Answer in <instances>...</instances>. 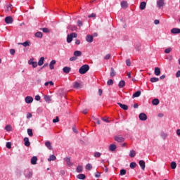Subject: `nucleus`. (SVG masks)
<instances>
[{
  "label": "nucleus",
  "instance_id": "f257e3e1",
  "mask_svg": "<svg viewBox=\"0 0 180 180\" xmlns=\"http://www.w3.org/2000/svg\"><path fill=\"white\" fill-rule=\"evenodd\" d=\"M89 71V65H84L79 69V74L84 75L86 74Z\"/></svg>",
  "mask_w": 180,
  "mask_h": 180
},
{
  "label": "nucleus",
  "instance_id": "f03ea898",
  "mask_svg": "<svg viewBox=\"0 0 180 180\" xmlns=\"http://www.w3.org/2000/svg\"><path fill=\"white\" fill-rule=\"evenodd\" d=\"M77 36H78V34L75 32L68 34L67 39H66L67 43H71V41H72L73 37L76 39Z\"/></svg>",
  "mask_w": 180,
  "mask_h": 180
},
{
  "label": "nucleus",
  "instance_id": "7ed1b4c3",
  "mask_svg": "<svg viewBox=\"0 0 180 180\" xmlns=\"http://www.w3.org/2000/svg\"><path fill=\"white\" fill-rule=\"evenodd\" d=\"M114 140L115 141H117V143H123V141H124V139L123 138V136L119 135V136H115L114 137Z\"/></svg>",
  "mask_w": 180,
  "mask_h": 180
},
{
  "label": "nucleus",
  "instance_id": "20e7f679",
  "mask_svg": "<svg viewBox=\"0 0 180 180\" xmlns=\"http://www.w3.org/2000/svg\"><path fill=\"white\" fill-rule=\"evenodd\" d=\"M5 22L7 25H11V23H13V18L12 16H7L5 18Z\"/></svg>",
  "mask_w": 180,
  "mask_h": 180
},
{
  "label": "nucleus",
  "instance_id": "39448f33",
  "mask_svg": "<svg viewBox=\"0 0 180 180\" xmlns=\"http://www.w3.org/2000/svg\"><path fill=\"white\" fill-rule=\"evenodd\" d=\"M139 118L140 119V120H142L143 122H144L147 120V115H146V113L144 112H142L139 114Z\"/></svg>",
  "mask_w": 180,
  "mask_h": 180
},
{
  "label": "nucleus",
  "instance_id": "423d86ee",
  "mask_svg": "<svg viewBox=\"0 0 180 180\" xmlns=\"http://www.w3.org/2000/svg\"><path fill=\"white\" fill-rule=\"evenodd\" d=\"M157 5L158 7L161 9V8H162L164 6V5H165V2L164 1V0H158L157 1Z\"/></svg>",
  "mask_w": 180,
  "mask_h": 180
},
{
  "label": "nucleus",
  "instance_id": "0eeeda50",
  "mask_svg": "<svg viewBox=\"0 0 180 180\" xmlns=\"http://www.w3.org/2000/svg\"><path fill=\"white\" fill-rule=\"evenodd\" d=\"M117 105H119L120 108L123 109V110H127L129 109V106H127V105L122 104V103H117Z\"/></svg>",
  "mask_w": 180,
  "mask_h": 180
},
{
  "label": "nucleus",
  "instance_id": "6e6552de",
  "mask_svg": "<svg viewBox=\"0 0 180 180\" xmlns=\"http://www.w3.org/2000/svg\"><path fill=\"white\" fill-rule=\"evenodd\" d=\"M86 41L88 42V43H92V41H94V37L92 35H87L86 37Z\"/></svg>",
  "mask_w": 180,
  "mask_h": 180
},
{
  "label": "nucleus",
  "instance_id": "1a4fd4ad",
  "mask_svg": "<svg viewBox=\"0 0 180 180\" xmlns=\"http://www.w3.org/2000/svg\"><path fill=\"white\" fill-rule=\"evenodd\" d=\"M64 161L67 162L69 167H72L73 164L71 162V158H64Z\"/></svg>",
  "mask_w": 180,
  "mask_h": 180
},
{
  "label": "nucleus",
  "instance_id": "9d476101",
  "mask_svg": "<svg viewBox=\"0 0 180 180\" xmlns=\"http://www.w3.org/2000/svg\"><path fill=\"white\" fill-rule=\"evenodd\" d=\"M139 163L141 169L144 171V169H146V162H144V160H140Z\"/></svg>",
  "mask_w": 180,
  "mask_h": 180
},
{
  "label": "nucleus",
  "instance_id": "9b49d317",
  "mask_svg": "<svg viewBox=\"0 0 180 180\" xmlns=\"http://www.w3.org/2000/svg\"><path fill=\"white\" fill-rule=\"evenodd\" d=\"M171 33L173 34H179L180 29L179 28H173L171 30Z\"/></svg>",
  "mask_w": 180,
  "mask_h": 180
},
{
  "label": "nucleus",
  "instance_id": "f8f14e48",
  "mask_svg": "<svg viewBox=\"0 0 180 180\" xmlns=\"http://www.w3.org/2000/svg\"><path fill=\"white\" fill-rule=\"evenodd\" d=\"M146 6H147V3H146V1H142L140 4V9H141V11H144V9H146Z\"/></svg>",
  "mask_w": 180,
  "mask_h": 180
},
{
  "label": "nucleus",
  "instance_id": "ddd939ff",
  "mask_svg": "<svg viewBox=\"0 0 180 180\" xmlns=\"http://www.w3.org/2000/svg\"><path fill=\"white\" fill-rule=\"evenodd\" d=\"M31 164L32 165H36L37 164V157L33 156L31 159Z\"/></svg>",
  "mask_w": 180,
  "mask_h": 180
},
{
  "label": "nucleus",
  "instance_id": "4468645a",
  "mask_svg": "<svg viewBox=\"0 0 180 180\" xmlns=\"http://www.w3.org/2000/svg\"><path fill=\"white\" fill-rule=\"evenodd\" d=\"M121 6L124 9H127V8H128V6H129V4H127V1H123L121 2Z\"/></svg>",
  "mask_w": 180,
  "mask_h": 180
},
{
  "label": "nucleus",
  "instance_id": "2eb2a0df",
  "mask_svg": "<svg viewBox=\"0 0 180 180\" xmlns=\"http://www.w3.org/2000/svg\"><path fill=\"white\" fill-rule=\"evenodd\" d=\"M161 74V69L160 68H155V75L159 77Z\"/></svg>",
  "mask_w": 180,
  "mask_h": 180
},
{
  "label": "nucleus",
  "instance_id": "dca6fc26",
  "mask_svg": "<svg viewBox=\"0 0 180 180\" xmlns=\"http://www.w3.org/2000/svg\"><path fill=\"white\" fill-rule=\"evenodd\" d=\"M24 143L26 147H30V142L29 141V138H24Z\"/></svg>",
  "mask_w": 180,
  "mask_h": 180
},
{
  "label": "nucleus",
  "instance_id": "f3484780",
  "mask_svg": "<svg viewBox=\"0 0 180 180\" xmlns=\"http://www.w3.org/2000/svg\"><path fill=\"white\" fill-rule=\"evenodd\" d=\"M63 71L65 72V74H69V72L71 71V68L67 66L64 67L63 68Z\"/></svg>",
  "mask_w": 180,
  "mask_h": 180
},
{
  "label": "nucleus",
  "instance_id": "a211bd4d",
  "mask_svg": "<svg viewBox=\"0 0 180 180\" xmlns=\"http://www.w3.org/2000/svg\"><path fill=\"white\" fill-rule=\"evenodd\" d=\"M25 102L26 103H32L33 102V98L32 96H27L25 98Z\"/></svg>",
  "mask_w": 180,
  "mask_h": 180
},
{
  "label": "nucleus",
  "instance_id": "6ab92c4d",
  "mask_svg": "<svg viewBox=\"0 0 180 180\" xmlns=\"http://www.w3.org/2000/svg\"><path fill=\"white\" fill-rule=\"evenodd\" d=\"M126 82H124V80H121L118 84L119 88H124Z\"/></svg>",
  "mask_w": 180,
  "mask_h": 180
},
{
  "label": "nucleus",
  "instance_id": "aec40b11",
  "mask_svg": "<svg viewBox=\"0 0 180 180\" xmlns=\"http://www.w3.org/2000/svg\"><path fill=\"white\" fill-rule=\"evenodd\" d=\"M30 41H26L24 43H20L19 44H21L22 46H23V47H29V46H30Z\"/></svg>",
  "mask_w": 180,
  "mask_h": 180
},
{
  "label": "nucleus",
  "instance_id": "412c9836",
  "mask_svg": "<svg viewBox=\"0 0 180 180\" xmlns=\"http://www.w3.org/2000/svg\"><path fill=\"white\" fill-rule=\"evenodd\" d=\"M73 54L76 58L81 57V56H82V52H81L80 51H75Z\"/></svg>",
  "mask_w": 180,
  "mask_h": 180
},
{
  "label": "nucleus",
  "instance_id": "4be33fe9",
  "mask_svg": "<svg viewBox=\"0 0 180 180\" xmlns=\"http://www.w3.org/2000/svg\"><path fill=\"white\" fill-rule=\"evenodd\" d=\"M129 157L131 158H134V157H136V150H130V152H129Z\"/></svg>",
  "mask_w": 180,
  "mask_h": 180
},
{
  "label": "nucleus",
  "instance_id": "5701e85b",
  "mask_svg": "<svg viewBox=\"0 0 180 180\" xmlns=\"http://www.w3.org/2000/svg\"><path fill=\"white\" fill-rule=\"evenodd\" d=\"M45 146L49 148V150H53V146H51V143H50V141H46L45 143Z\"/></svg>",
  "mask_w": 180,
  "mask_h": 180
},
{
  "label": "nucleus",
  "instance_id": "b1692460",
  "mask_svg": "<svg viewBox=\"0 0 180 180\" xmlns=\"http://www.w3.org/2000/svg\"><path fill=\"white\" fill-rule=\"evenodd\" d=\"M56 64V60H53L52 61H51L50 64H49V68L50 70H54V65Z\"/></svg>",
  "mask_w": 180,
  "mask_h": 180
},
{
  "label": "nucleus",
  "instance_id": "393cba45",
  "mask_svg": "<svg viewBox=\"0 0 180 180\" xmlns=\"http://www.w3.org/2000/svg\"><path fill=\"white\" fill-rule=\"evenodd\" d=\"M140 95H141V91H137L136 92H135L133 94L132 98H139V96H140Z\"/></svg>",
  "mask_w": 180,
  "mask_h": 180
},
{
  "label": "nucleus",
  "instance_id": "a878e982",
  "mask_svg": "<svg viewBox=\"0 0 180 180\" xmlns=\"http://www.w3.org/2000/svg\"><path fill=\"white\" fill-rule=\"evenodd\" d=\"M43 64H44V57H41L38 62V65L41 66Z\"/></svg>",
  "mask_w": 180,
  "mask_h": 180
},
{
  "label": "nucleus",
  "instance_id": "bb28decb",
  "mask_svg": "<svg viewBox=\"0 0 180 180\" xmlns=\"http://www.w3.org/2000/svg\"><path fill=\"white\" fill-rule=\"evenodd\" d=\"M116 148H117V146L115 144H111L109 146L110 151H115V150H116Z\"/></svg>",
  "mask_w": 180,
  "mask_h": 180
},
{
  "label": "nucleus",
  "instance_id": "cd10ccee",
  "mask_svg": "<svg viewBox=\"0 0 180 180\" xmlns=\"http://www.w3.org/2000/svg\"><path fill=\"white\" fill-rule=\"evenodd\" d=\"M152 103L153 105H155V106H157V105L160 104V100H158V98H155L152 101Z\"/></svg>",
  "mask_w": 180,
  "mask_h": 180
},
{
  "label": "nucleus",
  "instance_id": "c85d7f7f",
  "mask_svg": "<svg viewBox=\"0 0 180 180\" xmlns=\"http://www.w3.org/2000/svg\"><path fill=\"white\" fill-rule=\"evenodd\" d=\"M77 178L78 179H85V178H86V176H85V174H80L77 176Z\"/></svg>",
  "mask_w": 180,
  "mask_h": 180
},
{
  "label": "nucleus",
  "instance_id": "c756f323",
  "mask_svg": "<svg viewBox=\"0 0 180 180\" xmlns=\"http://www.w3.org/2000/svg\"><path fill=\"white\" fill-rule=\"evenodd\" d=\"M57 159V158L56 157V155H51L49 158H48V161H56V160Z\"/></svg>",
  "mask_w": 180,
  "mask_h": 180
},
{
  "label": "nucleus",
  "instance_id": "7c9ffc66",
  "mask_svg": "<svg viewBox=\"0 0 180 180\" xmlns=\"http://www.w3.org/2000/svg\"><path fill=\"white\" fill-rule=\"evenodd\" d=\"M44 98L46 102H51V96H44Z\"/></svg>",
  "mask_w": 180,
  "mask_h": 180
},
{
  "label": "nucleus",
  "instance_id": "2f4dec72",
  "mask_svg": "<svg viewBox=\"0 0 180 180\" xmlns=\"http://www.w3.org/2000/svg\"><path fill=\"white\" fill-rule=\"evenodd\" d=\"M116 75V71L113 68H110V77H115Z\"/></svg>",
  "mask_w": 180,
  "mask_h": 180
},
{
  "label": "nucleus",
  "instance_id": "473e14b6",
  "mask_svg": "<svg viewBox=\"0 0 180 180\" xmlns=\"http://www.w3.org/2000/svg\"><path fill=\"white\" fill-rule=\"evenodd\" d=\"M35 37H38L39 39H41V37H43V33H41V32H37L35 34Z\"/></svg>",
  "mask_w": 180,
  "mask_h": 180
},
{
  "label": "nucleus",
  "instance_id": "72a5a7b5",
  "mask_svg": "<svg viewBox=\"0 0 180 180\" xmlns=\"http://www.w3.org/2000/svg\"><path fill=\"white\" fill-rule=\"evenodd\" d=\"M130 168H131L132 169L136 168V167H137V163L132 162L130 163L129 165Z\"/></svg>",
  "mask_w": 180,
  "mask_h": 180
},
{
  "label": "nucleus",
  "instance_id": "f704fd0d",
  "mask_svg": "<svg viewBox=\"0 0 180 180\" xmlns=\"http://www.w3.org/2000/svg\"><path fill=\"white\" fill-rule=\"evenodd\" d=\"M27 134H28V136H30V137H32L33 136V130H32V129H28Z\"/></svg>",
  "mask_w": 180,
  "mask_h": 180
},
{
  "label": "nucleus",
  "instance_id": "c9c22d12",
  "mask_svg": "<svg viewBox=\"0 0 180 180\" xmlns=\"http://www.w3.org/2000/svg\"><path fill=\"white\" fill-rule=\"evenodd\" d=\"M5 130H6V131H12V127L11 125H6L5 127Z\"/></svg>",
  "mask_w": 180,
  "mask_h": 180
},
{
  "label": "nucleus",
  "instance_id": "e433bc0d",
  "mask_svg": "<svg viewBox=\"0 0 180 180\" xmlns=\"http://www.w3.org/2000/svg\"><path fill=\"white\" fill-rule=\"evenodd\" d=\"M160 79L158 77H152L150 78V82H158Z\"/></svg>",
  "mask_w": 180,
  "mask_h": 180
},
{
  "label": "nucleus",
  "instance_id": "4c0bfd02",
  "mask_svg": "<svg viewBox=\"0 0 180 180\" xmlns=\"http://www.w3.org/2000/svg\"><path fill=\"white\" fill-rule=\"evenodd\" d=\"M172 51V48L171 47H169V48H167L165 50V53L166 54H169V53Z\"/></svg>",
  "mask_w": 180,
  "mask_h": 180
},
{
  "label": "nucleus",
  "instance_id": "58836bf2",
  "mask_svg": "<svg viewBox=\"0 0 180 180\" xmlns=\"http://www.w3.org/2000/svg\"><path fill=\"white\" fill-rule=\"evenodd\" d=\"M86 169H88V171H91V169H92V165H91L90 163H88L86 165Z\"/></svg>",
  "mask_w": 180,
  "mask_h": 180
},
{
  "label": "nucleus",
  "instance_id": "ea45409f",
  "mask_svg": "<svg viewBox=\"0 0 180 180\" xmlns=\"http://www.w3.org/2000/svg\"><path fill=\"white\" fill-rule=\"evenodd\" d=\"M171 168L172 169H175V168H176V163L175 162H172Z\"/></svg>",
  "mask_w": 180,
  "mask_h": 180
},
{
  "label": "nucleus",
  "instance_id": "a19ab883",
  "mask_svg": "<svg viewBox=\"0 0 180 180\" xmlns=\"http://www.w3.org/2000/svg\"><path fill=\"white\" fill-rule=\"evenodd\" d=\"M101 155H102V154L99 152H96L94 153V156L96 157V158H99V157H101Z\"/></svg>",
  "mask_w": 180,
  "mask_h": 180
},
{
  "label": "nucleus",
  "instance_id": "79ce46f5",
  "mask_svg": "<svg viewBox=\"0 0 180 180\" xmlns=\"http://www.w3.org/2000/svg\"><path fill=\"white\" fill-rule=\"evenodd\" d=\"M41 30H42V32H44V33H50V30H49V28H41Z\"/></svg>",
  "mask_w": 180,
  "mask_h": 180
},
{
  "label": "nucleus",
  "instance_id": "37998d69",
  "mask_svg": "<svg viewBox=\"0 0 180 180\" xmlns=\"http://www.w3.org/2000/svg\"><path fill=\"white\" fill-rule=\"evenodd\" d=\"M120 175H121V176L126 175V169H122L120 170Z\"/></svg>",
  "mask_w": 180,
  "mask_h": 180
},
{
  "label": "nucleus",
  "instance_id": "c03bdc74",
  "mask_svg": "<svg viewBox=\"0 0 180 180\" xmlns=\"http://www.w3.org/2000/svg\"><path fill=\"white\" fill-rule=\"evenodd\" d=\"M79 86H80V84H79V82H75L74 88H75V89H78V88H79Z\"/></svg>",
  "mask_w": 180,
  "mask_h": 180
},
{
  "label": "nucleus",
  "instance_id": "a18cd8bd",
  "mask_svg": "<svg viewBox=\"0 0 180 180\" xmlns=\"http://www.w3.org/2000/svg\"><path fill=\"white\" fill-rule=\"evenodd\" d=\"M82 169H83V167H82V166H78L77 167V172H82Z\"/></svg>",
  "mask_w": 180,
  "mask_h": 180
},
{
  "label": "nucleus",
  "instance_id": "49530a36",
  "mask_svg": "<svg viewBox=\"0 0 180 180\" xmlns=\"http://www.w3.org/2000/svg\"><path fill=\"white\" fill-rule=\"evenodd\" d=\"M101 120H102L103 122H105V123H110V121L109 120V117L101 118Z\"/></svg>",
  "mask_w": 180,
  "mask_h": 180
},
{
  "label": "nucleus",
  "instance_id": "de8ad7c7",
  "mask_svg": "<svg viewBox=\"0 0 180 180\" xmlns=\"http://www.w3.org/2000/svg\"><path fill=\"white\" fill-rule=\"evenodd\" d=\"M126 64H127V67H130V65H131V62L130 61V59L126 60Z\"/></svg>",
  "mask_w": 180,
  "mask_h": 180
},
{
  "label": "nucleus",
  "instance_id": "09e8293b",
  "mask_svg": "<svg viewBox=\"0 0 180 180\" xmlns=\"http://www.w3.org/2000/svg\"><path fill=\"white\" fill-rule=\"evenodd\" d=\"M94 120H95L97 123V124H101V121H99V119L95 117L94 116L92 117Z\"/></svg>",
  "mask_w": 180,
  "mask_h": 180
},
{
  "label": "nucleus",
  "instance_id": "8fccbe9b",
  "mask_svg": "<svg viewBox=\"0 0 180 180\" xmlns=\"http://www.w3.org/2000/svg\"><path fill=\"white\" fill-rule=\"evenodd\" d=\"M6 146L7 148H11L12 143L11 142H7Z\"/></svg>",
  "mask_w": 180,
  "mask_h": 180
},
{
  "label": "nucleus",
  "instance_id": "3c124183",
  "mask_svg": "<svg viewBox=\"0 0 180 180\" xmlns=\"http://www.w3.org/2000/svg\"><path fill=\"white\" fill-rule=\"evenodd\" d=\"M108 85H113V80L112 79H110L108 82H107Z\"/></svg>",
  "mask_w": 180,
  "mask_h": 180
},
{
  "label": "nucleus",
  "instance_id": "603ef678",
  "mask_svg": "<svg viewBox=\"0 0 180 180\" xmlns=\"http://www.w3.org/2000/svg\"><path fill=\"white\" fill-rule=\"evenodd\" d=\"M77 60H78V58H76V56H72V57L70 58V61H75Z\"/></svg>",
  "mask_w": 180,
  "mask_h": 180
},
{
  "label": "nucleus",
  "instance_id": "864d4df0",
  "mask_svg": "<svg viewBox=\"0 0 180 180\" xmlns=\"http://www.w3.org/2000/svg\"><path fill=\"white\" fill-rule=\"evenodd\" d=\"M58 122H60L58 117H56V119L53 120V123H58Z\"/></svg>",
  "mask_w": 180,
  "mask_h": 180
},
{
  "label": "nucleus",
  "instance_id": "5fc2aeb1",
  "mask_svg": "<svg viewBox=\"0 0 180 180\" xmlns=\"http://www.w3.org/2000/svg\"><path fill=\"white\" fill-rule=\"evenodd\" d=\"M82 25H83L82 21L81 20L77 21V25L79 26V27H82Z\"/></svg>",
  "mask_w": 180,
  "mask_h": 180
},
{
  "label": "nucleus",
  "instance_id": "6e6d98bb",
  "mask_svg": "<svg viewBox=\"0 0 180 180\" xmlns=\"http://www.w3.org/2000/svg\"><path fill=\"white\" fill-rule=\"evenodd\" d=\"M88 18H96V14L93 13L89 15Z\"/></svg>",
  "mask_w": 180,
  "mask_h": 180
},
{
  "label": "nucleus",
  "instance_id": "4d7b16f0",
  "mask_svg": "<svg viewBox=\"0 0 180 180\" xmlns=\"http://www.w3.org/2000/svg\"><path fill=\"white\" fill-rule=\"evenodd\" d=\"M109 58H110V53L105 55V56L104 57L105 60H109Z\"/></svg>",
  "mask_w": 180,
  "mask_h": 180
},
{
  "label": "nucleus",
  "instance_id": "13d9d810",
  "mask_svg": "<svg viewBox=\"0 0 180 180\" xmlns=\"http://www.w3.org/2000/svg\"><path fill=\"white\" fill-rule=\"evenodd\" d=\"M15 53V49H10V53L11 54V56H14Z\"/></svg>",
  "mask_w": 180,
  "mask_h": 180
},
{
  "label": "nucleus",
  "instance_id": "bf43d9fd",
  "mask_svg": "<svg viewBox=\"0 0 180 180\" xmlns=\"http://www.w3.org/2000/svg\"><path fill=\"white\" fill-rule=\"evenodd\" d=\"M34 99H35V101H40V99H41V97H40V96H39V95H37V96H35V98H34Z\"/></svg>",
  "mask_w": 180,
  "mask_h": 180
},
{
  "label": "nucleus",
  "instance_id": "052dcab7",
  "mask_svg": "<svg viewBox=\"0 0 180 180\" xmlns=\"http://www.w3.org/2000/svg\"><path fill=\"white\" fill-rule=\"evenodd\" d=\"M33 68H36V67H37V62H34L32 64Z\"/></svg>",
  "mask_w": 180,
  "mask_h": 180
},
{
  "label": "nucleus",
  "instance_id": "680f3d73",
  "mask_svg": "<svg viewBox=\"0 0 180 180\" xmlns=\"http://www.w3.org/2000/svg\"><path fill=\"white\" fill-rule=\"evenodd\" d=\"M33 58L32 59H30L29 61H28V64L30 65H32V64H33V63H34V61H33Z\"/></svg>",
  "mask_w": 180,
  "mask_h": 180
},
{
  "label": "nucleus",
  "instance_id": "e2e57ef3",
  "mask_svg": "<svg viewBox=\"0 0 180 180\" xmlns=\"http://www.w3.org/2000/svg\"><path fill=\"white\" fill-rule=\"evenodd\" d=\"M75 44H77V46H79V44H81V41L79 39L76 40Z\"/></svg>",
  "mask_w": 180,
  "mask_h": 180
},
{
  "label": "nucleus",
  "instance_id": "0e129e2a",
  "mask_svg": "<svg viewBox=\"0 0 180 180\" xmlns=\"http://www.w3.org/2000/svg\"><path fill=\"white\" fill-rule=\"evenodd\" d=\"M176 78H179V77H180V70L176 72Z\"/></svg>",
  "mask_w": 180,
  "mask_h": 180
},
{
  "label": "nucleus",
  "instance_id": "69168bd1",
  "mask_svg": "<svg viewBox=\"0 0 180 180\" xmlns=\"http://www.w3.org/2000/svg\"><path fill=\"white\" fill-rule=\"evenodd\" d=\"M72 130H73V131H74V133H78V130H77V128H75V126H74L73 127H72Z\"/></svg>",
  "mask_w": 180,
  "mask_h": 180
},
{
  "label": "nucleus",
  "instance_id": "338daca9",
  "mask_svg": "<svg viewBox=\"0 0 180 180\" xmlns=\"http://www.w3.org/2000/svg\"><path fill=\"white\" fill-rule=\"evenodd\" d=\"M32 117V113L27 114V119H30Z\"/></svg>",
  "mask_w": 180,
  "mask_h": 180
},
{
  "label": "nucleus",
  "instance_id": "774afa93",
  "mask_svg": "<svg viewBox=\"0 0 180 180\" xmlns=\"http://www.w3.org/2000/svg\"><path fill=\"white\" fill-rule=\"evenodd\" d=\"M154 23H155V25H160V20H155Z\"/></svg>",
  "mask_w": 180,
  "mask_h": 180
}]
</instances>
